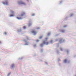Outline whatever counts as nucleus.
Returning a JSON list of instances; mask_svg holds the SVG:
<instances>
[{
    "instance_id": "5701e85b",
    "label": "nucleus",
    "mask_w": 76,
    "mask_h": 76,
    "mask_svg": "<svg viewBox=\"0 0 76 76\" xmlns=\"http://www.w3.org/2000/svg\"><path fill=\"white\" fill-rule=\"evenodd\" d=\"M62 32H64V31H62Z\"/></svg>"
},
{
    "instance_id": "4468645a",
    "label": "nucleus",
    "mask_w": 76,
    "mask_h": 76,
    "mask_svg": "<svg viewBox=\"0 0 76 76\" xmlns=\"http://www.w3.org/2000/svg\"><path fill=\"white\" fill-rule=\"evenodd\" d=\"M73 15V14H72L71 15V16H72Z\"/></svg>"
},
{
    "instance_id": "1a4fd4ad",
    "label": "nucleus",
    "mask_w": 76,
    "mask_h": 76,
    "mask_svg": "<svg viewBox=\"0 0 76 76\" xmlns=\"http://www.w3.org/2000/svg\"><path fill=\"white\" fill-rule=\"evenodd\" d=\"M12 16H14V15H10V17H12Z\"/></svg>"
},
{
    "instance_id": "7ed1b4c3",
    "label": "nucleus",
    "mask_w": 76,
    "mask_h": 76,
    "mask_svg": "<svg viewBox=\"0 0 76 76\" xmlns=\"http://www.w3.org/2000/svg\"><path fill=\"white\" fill-rule=\"evenodd\" d=\"M3 4H6V5H8V1H5V2H2Z\"/></svg>"
},
{
    "instance_id": "a878e982",
    "label": "nucleus",
    "mask_w": 76,
    "mask_h": 76,
    "mask_svg": "<svg viewBox=\"0 0 76 76\" xmlns=\"http://www.w3.org/2000/svg\"><path fill=\"white\" fill-rule=\"evenodd\" d=\"M0 43H1V42H0Z\"/></svg>"
},
{
    "instance_id": "6e6552de",
    "label": "nucleus",
    "mask_w": 76,
    "mask_h": 76,
    "mask_svg": "<svg viewBox=\"0 0 76 76\" xmlns=\"http://www.w3.org/2000/svg\"><path fill=\"white\" fill-rule=\"evenodd\" d=\"M14 66H15V65H14V64H13L11 66V67H12V68H13V67H14Z\"/></svg>"
},
{
    "instance_id": "0eeeda50",
    "label": "nucleus",
    "mask_w": 76,
    "mask_h": 76,
    "mask_svg": "<svg viewBox=\"0 0 76 76\" xmlns=\"http://www.w3.org/2000/svg\"><path fill=\"white\" fill-rule=\"evenodd\" d=\"M64 63H67V60L66 59L64 61Z\"/></svg>"
},
{
    "instance_id": "412c9836",
    "label": "nucleus",
    "mask_w": 76,
    "mask_h": 76,
    "mask_svg": "<svg viewBox=\"0 0 76 76\" xmlns=\"http://www.w3.org/2000/svg\"><path fill=\"white\" fill-rule=\"evenodd\" d=\"M37 29H40V28H37Z\"/></svg>"
},
{
    "instance_id": "4be33fe9",
    "label": "nucleus",
    "mask_w": 76,
    "mask_h": 76,
    "mask_svg": "<svg viewBox=\"0 0 76 76\" xmlns=\"http://www.w3.org/2000/svg\"><path fill=\"white\" fill-rule=\"evenodd\" d=\"M38 41H39V40H37V42H38Z\"/></svg>"
},
{
    "instance_id": "423d86ee",
    "label": "nucleus",
    "mask_w": 76,
    "mask_h": 76,
    "mask_svg": "<svg viewBox=\"0 0 76 76\" xmlns=\"http://www.w3.org/2000/svg\"><path fill=\"white\" fill-rule=\"evenodd\" d=\"M11 12L12 14V15H14V12H13V11L12 10H11Z\"/></svg>"
},
{
    "instance_id": "ddd939ff",
    "label": "nucleus",
    "mask_w": 76,
    "mask_h": 76,
    "mask_svg": "<svg viewBox=\"0 0 76 76\" xmlns=\"http://www.w3.org/2000/svg\"><path fill=\"white\" fill-rule=\"evenodd\" d=\"M4 34L5 35H6V34H7V33H6V32H5L4 33Z\"/></svg>"
},
{
    "instance_id": "393cba45",
    "label": "nucleus",
    "mask_w": 76,
    "mask_h": 76,
    "mask_svg": "<svg viewBox=\"0 0 76 76\" xmlns=\"http://www.w3.org/2000/svg\"><path fill=\"white\" fill-rule=\"evenodd\" d=\"M50 35V34H48V35Z\"/></svg>"
},
{
    "instance_id": "f8f14e48",
    "label": "nucleus",
    "mask_w": 76,
    "mask_h": 76,
    "mask_svg": "<svg viewBox=\"0 0 76 76\" xmlns=\"http://www.w3.org/2000/svg\"><path fill=\"white\" fill-rule=\"evenodd\" d=\"M66 27H67V25H66L64 26V28H66Z\"/></svg>"
},
{
    "instance_id": "9d476101",
    "label": "nucleus",
    "mask_w": 76,
    "mask_h": 76,
    "mask_svg": "<svg viewBox=\"0 0 76 76\" xmlns=\"http://www.w3.org/2000/svg\"><path fill=\"white\" fill-rule=\"evenodd\" d=\"M42 38V36H41L39 37V39H41V38Z\"/></svg>"
},
{
    "instance_id": "dca6fc26",
    "label": "nucleus",
    "mask_w": 76,
    "mask_h": 76,
    "mask_svg": "<svg viewBox=\"0 0 76 76\" xmlns=\"http://www.w3.org/2000/svg\"><path fill=\"white\" fill-rule=\"evenodd\" d=\"M10 73H9L8 74V76H9V75H10Z\"/></svg>"
},
{
    "instance_id": "20e7f679",
    "label": "nucleus",
    "mask_w": 76,
    "mask_h": 76,
    "mask_svg": "<svg viewBox=\"0 0 76 76\" xmlns=\"http://www.w3.org/2000/svg\"><path fill=\"white\" fill-rule=\"evenodd\" d=\"M20 4H23V5H26V4L23 2H20Z\"/></svg>"
},
{
    "instance_id": "9b49d317",
    "label": "nucleus",
    "mask_w": 76,
    "mask_h": 76,
    "mask_svg": "<svg viewBox=\"0 0 76 76\" xmlns=\"http://www.w3.org/2000/svg\"><path fill=\"white\" fill-rule=\"evenodd\" d=\"M23 29H26V26H24L23 27Z\"/></svg>"
},
{
    "instance_id": "2eb2a0df",
    "label": "nucleus",
    "mask_w": 76,
    "mask_h": 76,
    "mask_svg": "<svg viewBox=\"0 0 76 76\" xmlns=\"http://www.w3.org/2000/svg\"><path fill=\"white\" fill-rule=\"evenodd\" d=\"M32 16H35V14H34L33 15H32Z\"/></svg>"
},
{
    "instance_id": "a211bd4d",
    "label": "nucleus",
    "mask_w": 76,
    "mask_h": 76,
    "mask_svg": "<svg viewBox=\"0 0 76 76\" xmlns=\"http://www.w3.org/2000/svg\"><path fill=\"white\" fill-rule=\"evenodd\" d=\"M31 25H32L31 24H29V26H31Z\"/></svg>"
},
{
    "instance_id": "39448f33",
    "label": "nucleus",
    "mask_w": 76,
    "mask_h": 76,
    "mask_svg": "<svg viewBox=\"0 0 76 76\" xmlns=\"http://www.w3.org/2000/svg\"><path fill=\"white\" fill-rule=\"evenodd\" d=\"M32 32L33 33V34H34L35 35L37 34V32H36V31H35L34 30H32Z\"/></svg>"
},
{
    "instance_id": "b1692460",
    "label": "nucleus",
    "mask_w": 76,
    "mask_h": 76,
    "mask_svg": "<svg viewBox=\"0 0 76 76\" xmlns=\"http://www.w3.org/2000/svg\"><path fill=\"white\" fill-rule=\"evenodd\" d=\"M52 41H53V40H51V42H52Z\"/></svg>"
},
{
    "instance_id": "f257e3e1",
    "label": "nucleus",
    "mask_w": 76,
    "mask_h": 76,
    "mask_svg": "<svg viewBox=\"0 0 76 76\" xmlns=\"http://www.w3.org/2000/svg\"><path fill=\"white\" fill-rule=\"evenodd\" d=\"M25 15H26V13H25V12H23L20 17V19H22V18H23V16Z\"/></svg>"
},
{
    "instance_id": "f3484780",
    "label": "nucleus",
    "mask_w": 76,
    "mask_h": 76,
    "mask_svg": "<svg viewBox=\"0 0 76 76\" xmlns=\"http://www.w3.org/2000/svg\"><path fill=\"white\" fill-rule=\"evenodd\" d=\"M17 19H19V17H17Z\"/></svg>"
},
{
    "instance_id": "aec40b11",
    "label": "nucleus",
    "mask_w": 76,
    "mask_h": 76,
    "mask_svg": "<svg viewBox=\"0 0 76 76\" xmlns=\"http://www.w3.org/2000/svg\"><path fill=\"white\" fill-rule=\"evenodd\" d=\"M48 39V38H47L45 39H46V41H47Z\"/></svg>"
},
{
    "instance_id": "6ab92c4d",
    "label": "nucleus",
    "mask_w": 76,
    "mask_h": 76,
    "mask_svg": "<svg viewBox=\"0 0 76 76\" xmlns=\"http://www.w3.org/2000/svg\"><path fill=\"white\" fill-rule=\"evenodd\" d=\"M61 51H63V49L62 48H61Z\"/></svg>"
},
{
    "instance_id": "f03ea898",
    "label": "nucleus",
    "mask_w": 76,
    "mask_h": 76,
    "mask_svg": "<svg viewBox=\"0 0 76 76\" xmlns=\"http://www.w3.org/2000/svg\"><path fill=\"white\" fill-rule=\"evenodd\" d=\"M46 41H45L43 42V43H42L41 45V47H42V46L44 45V44H46V45H48V44H49V42H48L46 43V42H45Z\"/></svg>"
}]
</instances>
